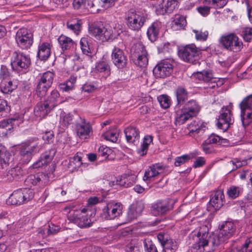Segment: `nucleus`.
Segmentation results:
<instances>
[{
	"label": "nucleus",
	"instance_id": "f257e3e1",
	"mask_svg": "<svg viewBox=\"0 0 252 252\" xmlns=\"http://www.w3.org/2000/svg\"><path fill=\"white\" fill-rule=\"evenodd\" d=\"M235 226L231 221H226L222 224L219 233L209 235L208 233H198L196 242L193 244L192 252H212L214 247L224 242L231 237L235 231Z\"/></svg>",
	"mask_w": 252,
	"mask_h": 252
},
{
	"label": "nucleus",
	"instance_id": "f03ea898",
	"mask_svg": "<svg viewBox=\"0 0 252 252\" xmlns=\"http://www.w3.org/2000/svg\"><path fill=\"white\" fill-rule=\"evenodd\" d=\"M200 110V107L194 100L188 101L181 109L176 111L175 115L176 125H183L188 120L196 116Z\"/></svg>",
	"mask_w": 252,
	"mask_h": 252
},
{
	"label": "nucleus",
	"instance_id": "7ed1b4c3",
	"mask_svg": "<svg viewBox=\"0 0 252 252\" xmlns=\"http://www.w3.org/2000/svg\"><path fill=\"white\" fill-rule=\"evenodd\" d=\"M41 149L36 138L31 139L21 143L19 146V155L25 163H28L32 156L38 153Z\"/></svg>",
	"mask_w": 252,
	"mask_h": 252
},
{
	"label": "nucleus",
	"instance_id": "20e7f679",
	"mask_svg": "<svg viewBox=\"0 0 252 252\" xmlns=\"http://www.w3.org/2000/svg\"><path fill=\"white\" fill-rule=\"evenodd\" d=\"M201 50L194 44L181 47L178 50L179 58L185 62L195 64L199 63Z\"/></svg>",
	"mask_w": 252,
	"mask_h": 252
},
{
	"label": "nucleus",
	"instance_id": "39448f33",
	"mask_svg": "<svg viewBox=\"0 0 252 252\" xmlns=\"http://www.w3.org/2000/svg\"><path fill=\"white\" fill-rule=\"evenodd\" d=\"M66 211H68L67 218L68 220L76 224L81 228L89 227L92 224L91 220L86 213V210L73 209L70 206L65 207Z\"/></svg>",
	"mask_w": 252,
	"mask_h": 252
},
{
	"label": "nucleus",
	"instance_id": "423d86ee",
	"mask_svg": "<svg viewBox=\"0 0 252 252\" xmlns=\"http://www.w3.org/2000/svg\"><path fill=\"white\" fill-rule=\"evenodd\" d=\"M90 33L97 40L106 41L112 36V28L108 25H104L101 22L92 24L89 27Z\"/></svg>",
	"mask_w": 252,
	"mask_h": 252
},
{
	"label": "nucleus",
	"instance_id": "0eeeda50",
	"mask_svg": "<svg viewBox=\"0 0 252 252\" xmlns=\"http://www.w3.org/2000/svg\"><path fill=\"white\" fill-rule=\"evenodd\" d=\"M34 196L32 190L27 189H20L15 190L9 197L7 203L13 205H20L32 199Z\"/></svg>",
	"mask_w": 252,
	"mask_h": 252
},
{
	"label": "nucleus",
	"instance_id": "6e6552de",
	"mask_svg": "<svg viewBox=\"0 0 252 252\" xmlns=\"http://www.w3.org/2000/svg\"><path fill=\"white\" fill-rule=\"evenodd\" d=\"M55 74L53 72L47 71L39 74V81L36 87V94L42 97L46 94L48 89L51 87Z\"/></svg>",
	"mask_w": 252,
	"mask_h": 252
},
{
	"label": "nucleus",
	"instance_id": "1a4fd4ad",
	"mask_svg": "<svg viewBox=\"0 0 252 252\" xmlns=\"http://www.w3.org/2000/svg\"><path fill=\"white\" fill-rule=\"evenodd\" d=\"M31 63L30 57L23 52H14L11 58V65L13 70L22 71L27 70Z\"/></svg>",
	"mask_w": 252,
	"mask_h": 252
},
{
	"label": "nucleus",
	"instance_id": "9d476101",
	"mask_svg": "<svg viewBox=\"0 0 252 252\" xmlns=\"http://www.w3.org/2000/svg\"><path fill=\"white\" fill-rule=\"evenodd\" d=\"M131 54L135 63L141 67H144L148 64L147 51L141 42H137L131 49Z\"/></svg>",
	"mask_w": 252,
	"mask_h": 252
},
{
	"label": "nucleus",
	"instance_id": "9b49d317",
	"mask_svg": "<svg viewBox=\"0 0 252 252\" xmlns=\"http://www.w3.org/2000/svg\"><path fill=\"white\" fill-rule=\"evenodd\" d=\"M220 41L225 49L233 52H239L243 47V42L234 33L222 36Z\"/></svg>",
	"mask_w": 252,
	"mask_h": 252
},
{
	"label": "nucleus",
	"instance_id": "f8f14e48",
	"mask_svg": "<svg viewBox=\"0 0 252 252\" xmlns=\"http://www.w3.org/2000/svg\"><path fill=\"white\" fill-rule=\"evenodd\" d=\"M127 26L131 30L139 31L146 21V18L143 14L139 12L131 10L127 14Z\"/></svg>",
	"mask_w": 252,
	"mask_h": 252
},
{
	"label": "nucleus",
	"instance_id": "ddd939ff",
	"mask_svg": "<svg viewBox=\"0 0 252 252\" xmlns=\"http://www.w3.org/2000/svg\"><path fill=\"white\" fill-rule=\"evenodd\" d=\"M123 209V205L120 203L109 202L103 208L101 217L105 220H113L120 217L122 214Z\"/></svg>",
	"mask_w": 252,
	"mask_h": 252
},
{
	"label": "nucleus",
	"instance_id": "4468645a",
	"mask_svg": "<svg viewBox=\"0 0 252 252\" xmlns=\"http://www.w3.org/2000/svg\"><path fill=\"white\" fill-rule=\"evenodd\" d=\"M15 39L20 48L23 49H28L32 44L33 36L28 29L21 28L17 31Z\"/></svg>",
	"mask_w": 252,
	"mask_h": 252
},
{
	"label": "nucleus",
	"instance_id": "2eb2a0df",
	"mask_svg": "<svg viewBox=\"0 0 252 252\" xmlns=\"http://www.w3.org/2000/svg\"><path fill=\"white\" fill-rule=\"evenodd\" d=\"M217 126L219 128L226 131L234 123L231 111L227 107H223L220 110Z\"/></svg>",
	"mask_w": 252,
	"mask_h": 252
},
{
	"label": "nucleus",
	"instance_id": "dca6fc26",
	"mask_svg": "<svg viewBox=\"0 0 252 252\" xmlns=\"http://www.w3.org/2000/svg\"><path fill=\"white\" fill-rule=\"evenodd\" d=\"M173 201L171 199L158 200L152 206L151 211L156 216L164 215L173 208Z\"/></svg>",
	"mask_w": 252,
	"mask_h": 252
},
{
	"label": "nucleus",
	"instance_id": "f3484780",
	"mask_svg": "<svg viewBox=\"0 0 252 252\" xmlns=\"http://www.w3.org/2000/svg\"><path fill=\"white\" fill-rule=\"evenodd\" d=\"M173 71V65L168 61H162L153 69V73L157 78H165L169 76Z\"/></svg>",
	"mask_w": 252,
	"mask_h": 252
},
{
	"label": "nucleus",
	"instance_id": "a211bd4d",
	"mask_svg": "<svg viewBox=\"0 0 252 252\" xmlns=\"http://www.w3.org/2000/svg\"><path fill=\"white\" fill-rule=\"evenodd\" d=\"M75 126L77 134L80 139H86L90 137L92 127L84 118L80 117L76 123Z\"/></svg>",
	"mask_w": 252,
	"mask_h": 252
},
{
	"label": "nucleus",
	"instance_id": "6ab92c4d",
	"mask_svg": "<svg viewBox=\"0 0 252 252\" xmlns=\"http://www.w3.org/2000/svg\"><path fill=\"white\" fill-rule=\"evenodd\" d=\"M157 237L165 252H176L178 250V245L177 242L169 238L167 235L159 233Z\"/></svg>",
	"mask_w": 252,
	"mask_h": 252
},
{
	"label": "nucleus",
	"instance_id": "aec40b11",
	"mask_svg": "<svg viewBox=\"0 0 252 252\" xmlns=\"http://www.w3.org/2000/svg\"><path fill=\"white\" fill-rule=\"evenodd\" d=\"M112 61L118 68H123L127 64V59L123 50L115 47L111 54Z\"/></svg>",
	"mask_w": 252,
	"mask_h": 252
},
{
	"label": "nucleus",
	"instance_id": "412c9836",
	"mask_svg": "<svg viewBox=\"0 0 252 252\" xmlns=\"http://www.w3.org/2000/svg\"><path fill=\"white\" fill-rule=\"evenodd\" d=\"M114 4V0H93L88 2V9L92 12L104 10Z\"/></svg>",
	"mask_w": 252,
	"mask_h": 252
},
{
	"label": "nucleus",
	"instance_id": "4be33fe9",
	"mask_svg": "<svg viewBox=\"0 0 252 252\" xmlns=\"http://www.w3.org/2000/svg\"><path fill=\"white\" fill-rule=\"evenodd\" d=\"M124 133L128 143L136 145L140 140V131L134 126H128L125 129Z\"/></svg>",
	"mask_w": 252,
	"mask_h": 252
},
{
	"label": "nucleus",
	"instance_id": "5701e85b",
	"mask_svg": "<svg viewBox=\"0 0 252 252\" xmlns=\"http://www.w3.org/2000/svg\"><path fill=\"white\" fill-rule=\"evenodd\" d=\"M178 0H162L161 3L158 5L157 11L161 15L170 13L176 8Z\"/></svg>",
	"mask_w": 252,
	"mask_h": 252
},
{
	"label": "nucleus",
	"instance_id": "b1692460",
	"mask_svg": "<svg viewBox=\"0 0 252 252\" xmlns=\"http://www.w3.org/2000/svg\"><path fill=\"white\" fill-rule=\"evenodd\" d=\"M144 209V205L141 202L130 206L127 213V220L129 222L136 219L141 214Z\"/></svg>",
	"mask_w": 252,
	"mask_h": 252
},
{
	"label": "nucleus",
	"instance_id": "393cba45",
	"mask_svg": "<svg viewBox=\"0 0 252 252\" xmlns=\"http://www.w3.org/2000/svg\"><path fill=\"white\" fill-rule=\"evenodd\" d=\"M14 159V156L6 148L0 145V166L3 169L10 165Z\"/></svg>",
	"mask_w": 252,
	"mask_h": 252
},
{
	"label": "nucleus",
	"instance_id": "a878e982",
	"mask_svg": "<svg viewBox=\"0 0 252 252\" xmlns=\"http://www.w3.org/2000/svg\"><path fill=\"white\" fill-rule=\"evenodd\" d=\"M60 46L63 51H72L76 46L74 42L71 38L66 36L61 35L58 39Z\"/></svg>",
	"mask_w": 252,
	"mask_h": 252
},
{
	"label": "nucleus",
	"instance_id": "bb28decb",
	"mask_svg": "<svg viewBox=\"0 0 252 252\" xmlns=\"http://www.w3.org/2000/svg\"><path fill=\"white\" fill-rule=\"evenodd\" d=\"M164 169V166L159 163L153 164L146 171L143 180L144 181L151 180L153 178L160 174Z\"/></svg>",
	"mask_w": 252,
	"mask_h": 252
},
{
	"label": "nucleus",
	"instance_id": "cd10ccee",
	"mask_svg": "<svg viewBox=\"0 0 252 252\" xmlns=\"http://www.w3.org/2000/svg\"><path fill=\"white\" fill-rule=\"evenodd\" d=\"M15 119H5L0 122V135L2 137H6L11 133L13 128V122Z\"/></svg>",
	"mask_w": 252,
	"mask_h": 252
},
{
	"label": "nucleus",
	"instance_id": "c85d7f7f",
	"mask_svg": "<svg viewBox=\"0 0 252 252\" xmlns=\"http://www.w3.org/2000/svg\"><path fill=\"white\" fill-rule=\"evenodd\" d=\"M224 195L221 190H217L211 197L210 204L215 210H219L223 205Z\"/></svg>",
	"mask_w": 252,
	"mask_h": 252
},
{
	"label": "nucleus",
	"instance_id": "c756f323",
	"mask_svg": "<svg viewBox=\"0 0 252 252\" xmlns=\"http://www.w3.org/2000/svg\"><path fill=\"white\" fill-rule=\"evenodd\" d=\"M53 109L48 103L44 101L37 103L34 108V113L35 116L43 118Z\"/></svg>",
	"mask_w": 252,
	"mask_h": 252
},
{
	"label": "nucleus",
	"instance_id": "7c9ffc66",
	"mask_svg": "<svg viewBox=\"0 0 252 252\" xmlns=\"http://www.w3.org/2000/svg\"><path fill=\"white\" fill-rule=\"evenodd\" d=\"M51 46L48 42H43L39 45L37 56L41 61H46L50 56Z\"/></svg>",
	"mask_w": 252,
	"mask_h": 252
},
{
	"label": "nucleus",
	"instance_id": "2f4dec72",
	"mask_svg": "<svg viewBox=\"0 0 252 252\" xmlns=\"http://www.w3.org/2000/svg\"><path fill=\"white\" fill-rule=\"evenodd\" d=\"M45 101L53 109L62 102L60 99V94L58 91L56 90H53L50 93Z\"/></svg>",
	"mask_w": 252,
	"mask_h": 252
},
{
	"label": "nucleus",
	"instance_id": "473e14b6",
	"mask_svg": "<svg viewBox=\"0 0 252 252\" xmlns=\"http://www.w3.org/2000/svg\"><path fill=\"white\" fill-rule=\"evenodd\" d=\"M192 77L194 79L203 81L205 82L211 81L214 78L213 73L210 70H203L193 73Z\"/></svg>",
	"mask_w": 252,
	"mask_h": 252
},
{
	"label": "nucleus",
	"instance_id": "72a5a7b5",
	"mask_svg": "<svg viewBox=\"0 0 252 252\" xmlns=\"http://www.w3.org/2000/svg\"><path fill=\"white\" fill-rule=\"evenodd\" d=\"M186 24V20L184 16L180 15H176L172 21L171 27L173 30H180L184 29Z\"/></svg>",
	"mask_w": 252,
	"mask_h": 252
},
{
	"label": "nucleus",
	"instance_id": "f704fd0d",
	"mask_svg": "<svg viewBox=\"0 0 252 252\" xmlns=\"http://www.w3.org/2000/svg\"><path fill=\"white\" fill-rule=\"evenodd\" d=\"M160 26L159 23L155 22L148 29L147 34L149 39L152 42L156 41L158 37Z\"/></svg>",
	"mask_w": 252,
	"mask_h": 252
},
{
	"label": "nucleus",
	"instance_id": "c9c22d12",
	"mask_svg": "<svg viewBox=\"0 0 252 252\" xmlns=\"http://www.w3.org/2000/svg\"><path fill=\"white\" fill-rule=\"evenodd\" d=\"M175 94L178 105L183 104L188 99V92L185 88L182 86H179L176 89Z\"/></svg>",
	"mask_w": 252,
	"mask_h": 252
},
{
	"label": "nucleus",
	"instance_id": "e433bc0d",
	"mask_svg": "<svg viewBox=\"0 0 252 252\" xmlns=\"http://www.w3.org/2000/svg\"><path fill=\"white\" fill-rule=\"evenodd\" d=\"M96 71L103 73V76L107 77L109 76L110 72V67L109 64L105 61H101L97 63L95 67Z\"/></svg>",
	"mask_w": 252,
	"mask_h": 252
},
{
	"label": "nucleus",
	"instance_id": "4c0bfd02",
	"mask_svg": "<svg viewBox=\"0 0 252 252\" xmlns=\"http://www.w3.org/2000/svg\"><path fill=\"white\" fill-rule=\"evenodd\" d=\"M82 24V21L78 18H73L67 22L68 28L78 34L80 32Z\"/></svg>",
	"mask_w": 252,
	"mask_h": 252
},
{
	"label": "nucleus",
	"instance_id": "58836bf2",
	"mask_svg": "<svg viewBox=\"0 0 252 252\" xmlns=\"http://www.w3.org/2000/svg\"><path fill=\"white\" fill-rule=\"evenodd\" d=\"M81 155V153H77L74 157L70 158L68 163L69 168L75 169L81 166L83 164Z\"/></svg>",
	"mask_w": 252,
	"mask_h": 252
},
{
	"label": "nucleus",
	"instance_id": "ea45409f",
	"mask_svg": "<svg viewBox=\"0 0 252 252\" xmlns=\"http://www.w3.org/2000/svg\"><path fill=\"white\" fill-rule=\"evenodd\" d=\"M76 81V78L74 76H71L65 82L59 85L60 89L63 91H69L74 88Z\"/></svg>",
	"mask_w": 252,
	"mask_h": 252
},
{
	"label": "nucleus",
	"instance_id": "a19ab883",
	"mask_svg": "<svg viewBox=\"0 0 252 252\" xmlns=\"http://www.w3.org/2000/svg\"><path fill=\"white\" fill-rule=\"evenodd\" d=\"M195 156V154L190 153L188 155H184L182 156L178 157L175 159L174 165L175 166H180L189 161L190 159L194 158Z\"/></svg>",
	"mask_w": 252,
	"mask_h": 252
},
{
	"label": "nucleus",
	"instance_id": "79ce46f5",
	"mask_svg": "<svg viewBox=\"0 0 252 252\" xmlns=\"http://www.w3.org/2000/svg\"><path fill=\"white\" fill-rule=\"evenodd\" d=\"M252 111L241 110V117L243 126L245 127L248 126L252 121Z\"/></svg>",
	"mask_w": 252,
	"mask_h": 252
},
{
	"label": "nucleus",
	"instance_id": "37998d69",
	"mask_svg": "<svg viewBox=\"0 0 252 252\" xmlns=\"http://www.w3.org/2000/svg\"><path fill=\"white\" fill-rule=\"evenodd\" d=\"M99 86L97 82H88L84 84L82 87V90L85 92L92 93L99 89Z\"/></svg>",
	"mask_w": 252,
	"mask_h": 252
},
{
	"label": "nucleus",
	"instance_id": "c03bdc74",
	"mask_svg": "<svg viewBox=\"0 0 252 252\" xmlns=\"http://www.w3.org/2000/svg\"><path fill=\"white\" fill-rule=\"evenodd\" d=\"M241 110L252 111V94H251L243 99L239 104Z\"/></svg>",
	"mask_w": 252,
	"mask_h": 252
},
{
	"label": "nucleus",
	"instance_id": "a18cd8bd",
	"mask_svg": "<svg viewBox=\"0 0 252 252\" xmlns=\"http://www.w3.org/2000/svg\"><path fill=\"white\" fill-rule=\"evenodd\" d=\"M229 165H232L231 171L236 170L238 168L247 164V161L246 159H240L239 158H235L230 161L228 162Z\"/></svg>",
	"mask_w": 252,
	"mask_h": 252
},
{
	"label": "nucleus",
	"instance_id": "49530a36",
	"mask_svg": "<svg viewBox=\"0 0 252 252\" xmlns=\"http://www.w3.org/2000/svg\"><path fill=\"white\" fill-rule=\"evenodd\" d=\"M45 177V175L43 174L39 175H31L27 178L26 182L27 184H31L35 186L37 185V184L41 181V179Z\"/></svg>",
	"mask_w": 252,
	"mask_h": 252
},
{
	"label": "nucleus",
	"instance_id": "de8ad7c7",
	"mask_svg": "<svg viewBox=\"0 0 252 252\" xmlns=\"http://www.w3.org/2000/svg\"><path fill=\"white\" fill-rule=\"evenodd\" d=\"M204 2L215 8H222L227 4L228 0H204Z\"/></svg>",
	"mask_w": 252,
	"mask_h": 252
},
{
	"label": "nucleus",
	"instance_id": "09e8293b",
	"mask_svg": "<svg viewBox=\"0 0 252 252\" xmlns=\"http://www.w3.org/2000/svg\"><path fill=\"white\" fill-rule=\"evenodd\" d=\"M12 176V181L19 180L23 174V170L19 166H15L9 170Z\"/></svg>",
	"mask_w": 252,
	"mask_h": 252
},
{
	"label": "nucleus",
	"instance_id": "8fccbe9b",
	"mask_svg": "<svg viewBox=\"0 0 252 252\" xmlns=\"http://www.w3.org/2000/svg\"><path fill=\"white\" fill-rule=\"evenodd\" d=\"M193 32L195 34V38L197 40L204 41L207 40L208 36V32L207 31L193 30Z\"/></svg>",
	"mask_w": 252,
	"mask_h": 252
},
{
	"label": "nucleus",
	"instance_id": "3c124183",
	"mask_svg": "<svg viewBox=\"0 0 252 252\" xmlns=\"http://www.w3.org/2000/svg\"><path fill=\"white\" fill-rule=\"evenodd\" d=\"M241 35L245 41L250 42L252 39V28L248 27L243 28Z\"/></svg>",
	"mask_w": 252,
	"mask_h": 252
},
{
	"label": "nucleus",
	"instance_id": "603ef678",
	"mask_svg": "<svg viewBox=\"0 0 252 252\" xmlns=\"http://www.w3.org/2000/svg\"><path fill=\"white\" fill-rule=\"evenodd\" d=\"M158 101L160 106L164 108H168L170 106V100L166 95H161L158 97Z\"/></svg>",
	"mask_w": 252,
	"mask_h": 252
},
{
	"label": "nucleus",
	"instance_id": "864d4df0",
	"mask_svg": "<svg viewBox=\"0 0 252 252\" xmlns=\"http://www.w3.org/2000/svg\"><path fill=\"white\" fill-rule=\"evenodd\" d=\"M16 85H13L12 81H8L7 84L1 85V91L4 94H8L15 90L16 88Z\"/></svg>",
	"mask_w": 252,
	"mask_h": 252
},
{
	"label": "nucleus",
	"instance_id": "5fc2aeb1",
	"mask_svg": "<svg viewBox=\"0 0 252 252\" xmlns=\"http://www.w3.org/2000/svg\"><path fill=\"white\" fill-rule=\"evenodd\" d=\"M0 180L3 182H11L13 181L9 170L8 171L3 170H0Z\"/></svg>",
	"mask_w": 252,
	"mask_h": 252
},
{
	"label": "nucleus",
	"instance_id": "6e6d98bb",
	"mask_svg": "<svg viewBox=\"0 0 252 252\" xmlns=\"http://www.w3.org/2000/svg\"><path fill=\"white\" fill-rule=\"evenodd\" d=\"M240 191L239 187L232 186L228 189L227 193L230 198L235 199L239 196Z\"/></svg>",
	"mask_w": 252,
	"mask_h": 252
},
{
	"label": "nucleus",
	"instance_id": "4d7b16f0",
	"mask_svg": "<svg viewBox=\"0 0 252 252\" xmlns=\"http://www.w3.org/2000/svg\"><path fill=\"white\" fill-rule=\"evenodd\" d=\"M118 133L116 132H107L103 134L102 136L105 139L112 142H116L118 140Z\"/></svg>",
	"mask_w": 252,
	"mask_h": 252
},
{
	"label": "nucleus",
	"instance_id": "13d9d810",
	"mask_svg": "<svg viewBox=\"0 0 252 252\" xmlns=\"http://www.w3.org/2000/svg\"><path fill=\"white\" fill-rule=\"evenodd\" d=\"M80 43L81 49L84 54L88 55L89 53L91 52L87 38H81Z\"/></svg>",
	"mask_w": 252,
	"mask_h": 252
},
{
	"label": "nucleus",
	"instance_id": "bf43d9fd",
	"mask_svg": "<svg viewBox=\"0 0 252 252\" xmlns=\"http://www.w3.org/2000/svg\"><path fill=\"white\" fill-rule=\"evenodd\" d=\"M238 252H252V237L246 240L243 247Z\"/></svg>",
	"mask_w": 252,
	"mask_h": 252
},
{
	"label": "nucleus",
	"instance_id": "052dcab7",
	"mask_svg": "<svg viewBox=\"0 0 252 252\" xmlns=\"http://www.w3.org/2000/svg\"><path fill=\"white\" fill-rule=\"evenodd\" d=\"M55 153L56 151L55 150V149H51L48 151L45 152L41 155V156H42V158H43L44 159H46V161L50 163L53 159L55 155Z\"/></svg>",
	"mask_w": 252,
	"mask_h": 252
},
{
	"label": "nucleus",
	"instance_id": "680f3d73",
	"mask_svg": "<svg viewBox=\"0 0 252 252\" xmlns=\"http://www.w3.org/2000/svg\"><path fill=\"white\" fill-rule=\"evenodd\" d=\"M200 127V125L193 122L189 126V135L191 136L195 137V134L197 132L198 129Z\"/></svg>",
	"mask_w": 252,
	"mask_h": 252
},
{
	"label": "nucleus",
	"instance_id": "e2e57ef3",
	"mask_svg": "<svg viewBox=\"0 0 252 252\" xmlns=\"http://www.w3.org/2000/svg\"><path fill=\"white\" fill-rule=\"evenodd\" d=\"M144 247L145 252H158L157 247L151 242L144 241Z\"/></svg>",
	"mask_w": 252,
	"mask_h": 252
},
{
	"label": "nucleus",
	"instance_id": "0e129e2a",
	"mask_svg": "<svg viewBox=\"0 0 252 252\" xmlns=\"http://www.w3.org/2000/svg\"><path fill=\"white\" fill-rule=\"evenodd\" d=\"M220 137L219 136L215 134H211L209 137L205 140L206 143H209L210 144H219V142H220Z\"/></svg>",
	"mask_w": 252,
	"mask_h": 252
},
{
	"label": "nucleus",
	"instance_id": "69168bd1",
	"mask_svg": "<svg viewBox=\"0 0 252 252\" xmlns=\"http://www.w3.org/2000/svg\"><path fill=\"white\" fill-rule=\"evenodd\" d=\"M61 228L59 226L55 225L53 224H49L47 228V235H54L57 233L60 230Z\"/></svg>",
	"mask_w": 252,
	"mask_h": 252
},
{
	"label": "nucleus",
	"instance_id": "338daca9",
	"mask_svg": "<svg viewBox=\"0 0 252 252\" xmlns=\"http://www.w3.org/2000/svg\"><path fill=\"white\" fill-rule=\"evenodd\" d=\"M111 152V150L108 147H100L99 149V156H101L106 159L108 158Z\"/></svg>",
	"mask_w": 252,
	"mask_h": 252
},
{
	"label": "nucleus",
	"instance_id": "774afa93",
	"mask_svg": "<svg viewBox=\"0 0 252 252\" xmlns=\"http://www.w3.org/2000/svg\"><path fill=\"white\" fill-rule=\"evenodd\" d=\"M49 162L46 161V159H44L42 158V156L41 155L40 158L32 165L34 168L43 167L47 166Z\"/></svg>",
	"mask_w": 252,
	"mask_h": 252
}]
</instances>
